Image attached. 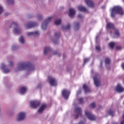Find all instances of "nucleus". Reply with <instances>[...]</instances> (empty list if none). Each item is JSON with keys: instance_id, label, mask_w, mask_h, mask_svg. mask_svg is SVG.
<instances>
[{"instance_id": "obj_1", "label": "nucleus", "mask_w": 124, "mask_h": 124, "mask_svg": "<svg viewBox=\"0 0 124 124\" xmlns=\"http://www.w3.org/2000/svg\"><path fill=\"white\" fill-rule=\"evenodd\" d=\"M20 68V70H19L27 69L28 71H32V70H34V65L30 62H23L21 63Z\"/></svg>"}, {"instance_id": "obj_2", "label": "nucleus", "mask_w": 124, "mask_h": 124, "mask_svg": "<svg viewBox=\"0 0 124 124\" xmlns=\"http://www.w3.org/2000/svg\"><path fill=\"white\" fill-rule=\"evenodd\" d=\"M116 14L124 15V11H123L122 7L120 6H115L113 8L111 13L112 18H115Z\"/></svg>"}, {"instance_id": "obj_3", "label": "nucleus", "mask_w": 124, "mask_h": 124, "mask_svg": "<svg viewBox=\"0 0 124 124\" xmlns=\"http://www.w3.org/2000/svg\"><path fill=\"white\" fill-rule=\"evenodd\" d=\"M107 29H113L114 31V34L117 36H120V31L118 29H115L114 24L111 23H108L107 24Z\"/></svg>"}, {"instance_id": "obj_4", "label": "nucleus", "mask_w": 124, "mask_h": 124, "mask_svg": "<svg viewBox=\"0 0 124 124\" xmlns=\"http://www.w3.org/2000/svg\"><path fill=\"white\" fill-rule=\"evenodd\" d=\"M75 118L77 119L78 117H82V109L80 108H75Z\"/></svg>"}, {"instance_id": "obj_5", "label": "nucleus", "mask_w": 124, "mask_h": 124, "mask_svg": "<svg viewBox=\"0 0 124 124\" xmlns=\"http://www.w3.org/2000/svg\"><path fill=\"white\" fill-rule=\"evenodd\" d=\"M52 17H49L46 19V20L44 22L42 25V28L43 30H45L47 29V25H48V24H49V23H50V22L52 21Z\"/></svg>"}, {"instance_id": "obj_6", "label": "nucleus", "mask_w": 124, "mask_h": 124, "mask_svg": "<svg viewBox=\"0 0 124 124\" xmlns=\"http://www.w3.org/2000/svg\"><path fill=\"white\" fill-rule=\"evenodd\" d=\"M62 96L63 97H64V98H65V99H68L69 94H70V92L67 89H63L62 91Z\"/></svg>"}, {"instance_id": "obj_7", "label": "nucleus", "mask_w": 124, "mask_h": 124, "mask_svg": "<svg viewBox=\"0 0 124 124\" xmlns=\"http://www.w3.org/2000/svg\"><path fill=\"white\" fill-rule=\"evenodd\" d=\"M6 65L4 63H2L0 64V69L2 70L3 73H9L10 72V70L8 68H6Z\"/></svg>"}, {"instance_id": "obj_8", "label": "nucleus", "mask_w": 124, "mask_h": 124, "mask_svg": "<svg viewBox=\"0 0 124 124\" xmlns=\"http://www.w3.org/2000/svg\"><path fill=\"white\" fill-rule=\"evenodd\" d=\"M85 115L88 118L89 120H90L91 121H95V116H94V115H93V114H92V113H91L90 111H89L88 110H86L85 111Z\"/></svg>"}, {"instance_id": "obj_9", "label": "nucleus", "mask_w": 124, "mask_h": 124, "mask_svg": "<svg viewBox=\"0 0 124 124\" xmlns=\"http://www.w3.org/2000/svg\"><path fill=\"white\" fill-rule=\"evenodd\" d=\"M48 80L51 86H56L57 85V80L56 78L49 76L48 77Z\"/></svg>"}, {"instance_id": "obj_10", "label": "nucleus", "mask_w": 124, "mask_h": 124, "mask_svg": "<svg viewBox=\"0 0 124 124\" xmlns=\"http://www.w3.org/2000/svg\"><path fill=\"white\" fill-rule=\"evenodd\" d=\"M26 29H31V28H34V27H37V23L35 22H30L27 24H25Z\"/></svg>"}, {"instance_id": "obj_11", "label": "nucleus", "mask_w": 124, "mask_h": 124, "mask_svg": "<svg viewBox=\"0 0 124 124\" xmlns=\"http://www.w3.org/2000/svg\"><path fill=\"white\" fill-rule=\"evenodd\" d=\"M40 103L37 101H31L30 102V105L33 108H36L38 106H39Z\"/></svg>"}, {"instance_id": "obj_12", "label": "nucleus", "mask_w": 124, "mask_h": 124, "mask_svg": "<svg viewBox=\"0 0 124 124\" xmlns=\"http://www.w3.org/2000/svg\"><path fill=\"white\" fill-rule=\"evenodd\" d=\"M26 118V113L23 112H21L18 114V121H23Z\"/></svg>"}, {"instance_id": "obj_13", "label": "nucleus", "mask_w": 124, "mask_h": 124, "mask_svg": "<svg viewBox=\"0 0 124 124\" xmlns=\"http://www.w3.org/2000/svg\"><path fill=\"white\" fill-rule=\"evenodd\" d=\"M10 28L13 29V33L16 34V23L14 21L12 22Z\"/></svg>"}, {"instance_id": "obj_14", "label": "nucleus", "mask_w": 124, "mask_h": 124, "mask_svg": "<svg viewBox=\"0 0 124 124\" xmlns=\"http://www.w3.org/2000/svg\"><path fill=\"white\" fill-rule=\"evenodd\" d=\"M85 1L89 7H91L92 8L94 7V3L92 0H85Z\"/></svg>"}, {"instance_id": "obj_15", "label": "nucleus", "mask_w": 124, "mask_h": 124, "mask_svg": "<svg viewBox=\"0 0 124 124\" xmlns=\"http://www.w3.org/2000/svg\"><path fill=\"white\" fill-rule=\"evenodd\" d=\"M83 89L84 90L85 93H90L91 92V88L87 84H84L83 86Z\"/></svg>"}, {"instance_id": "obj_16", "label": "nucleus", "mask_w": 124, "mask_h": 124, "mask_svg": "<svg viewBox=\"0 0 124 124\" xmlns=\"http://www.w3.org/2000/svg\"><path fill=\"white\" fill-rule=\"evenodd\" d=\"M28 36H31V35H34L35 36H38V35H39V32L38 31H32V32H29L28 33Z\"/></svg>"}, {"instance_id": "obj_17", "label": "nucleus", "mask_w": 124, "mask_h": 124, "mask_svg": "<svg viewBox=\"0 0 124 124\" xmlns=\"http://www.w3.org/2000/svg\"><path fill=\"white\" fill-rule=\"evenodd\" d=\"M27 92V87L25 86H22L19 89V93L21 94H24V93H26Z\"/></svg>"}, {"instance_id": "obj_18", "label": "nucleus", "mask_w": 124, "mask_h": 124, "mask_svg": "<svg viewBox=\"0 0 124 124\" xmlns=\"http://www.w3.org/2000/svg\"><path fill=\"white\" fill-rule=\"evenodd\" d=\"M75 15V10L74 9L71 8L69 9V16L71 18H73V16Z\"/></svg>"}, {"instance_id": "obj_19", "label": "nucleus", "mask_w": 124, "mask_h": 124, "mask_svg": "<svg viewBox=\"0 0 124 124\" xmlns=\"http://www.w3.org/2000/svg\"><path fill=\"white\" fill-rule=\"evenodd\" d=\"M116 92H118V93H123L124 91V89L122 87L121 85L118 84L116 87Z\"/></svg>"}, {"instance_id": "obj_20", "label": "nucleus", "mask_w": 124, "mask_h": 124, "mask_svg": "<svg viewBox=\"0 0 124 124\" xmlns=\"http://www.w3.org/2000/svg\"><path fill=\"white\" fill-rule=\"evenodd\" d=\"M94 83L95 84V85L96 87H99V85H100V81L97 79V78L94 77Z\"/></svg>"}, {"instance_id": "obj_21", "label": "nucleus", "mask_w": 124, "mask_h": 124, "mask_svg": "<svg viewBox=\"0 0 124 124\" xmlns=\"http://www.w3.org/2000/svg\"><path fill=\"white\" fill-rule=\"evenodd\" d=\"M46 107H47V105L46 104L42 105L41 107L38 110V112L39 113H42V112H43V110H45V109L46 108Z\"/></svg>"}, {"instance_id": "obj_22", "label": "nucleus", "mask_w": 124, "mask_h": 124, "mask_svg": "<svg viewBox=\"0 0 124 124\" xmlns=\"http://www.w3.org/2000/svg\"><path fill=\"white\" fill-rule=\"evenodd\" d=\"M78 10L79 11H82V12H88V10L86 8L83 7V6H79L78 7Z\"/></svg>"}, {"instance_id": "obj_23", "label": "nucleus", "mask_w": 124, "mask_h": 124, "mask_svg": "<svg viewBox=\"0 0 124 124\" xmlns=\"http://www.w3.org/2000/svg\"><path fill=\"white\" fill-rule=\"evenodd\" d=\"M51 51V48L49 47H46L45 48L44 51V55H46V54Z\"/></svg>"}, {"instance_id": "obj_24", "label": "nucleus", "mask_w": 124, "mask_h": 124, "mask_svg": "<svg viewBox=\"0 0 124 124\" xmlns=\"http://www.w3.org/2000/svg\"><path fill=\"white\" fill-rule=\"evenodd\" d=\"M62 29L63 31H64V30H70V24H68L66 26V27L63 26V27H62Z\"/></svg>"}, {"instance_id": "obj_25", "label": "nucleus", "mask_w": 124, "mask_h": 124, "mask_svg": "<svg viewBox=\"0 0 124 124\" xmlns=\"http://www.w3.org/2000/svg\"><path fill=\"white\" fill-rule=\"evenodd\" d=\"M19 42H20V43H22V44H24V43H25V39H24V37L23 36H21L19 37Z\"/></svg>"}, {"instance_id": "obj_26", "label": "nucleus", "mask_w": 124, "mask_h": 124, "mask_svg": "<svg viewBox=\"0 0 124 124\" xmlns=\"http://www.w3.org/2000/svg\"><path fill=\"white\" fill-rule=\"evenodd\" d=\"M75 31H78L79 27L80 26V23L78 22H75Z\"/></svg>"}, {"instance_id": "obj_27", "label": "nucleus", "mask_w": 124, "mask_h": 124, "mask_svg": "<svg viewBox=\"0 0 124 124\" xmlns=\"http://www.w3.org/2000/svg\"><path fill=\"white\" fill-rule=\"evenodd\" d=\"M11 49H12V51L13 52H14V51H15V50H16V44H14L11 45Z\"/></svg>"}, {"instance_id": "obj_28", "label": "nucleus", "mask_w": 124, "mask_h": 124, "mask_svg": "<svg viewBox=\"0 0 124 124\" xmlns=\"http://www.w3.org/2000/svg\"><path fill=\"white\" fill-rule=\"evenodd\" d=\"M61 23H62V20L61 19L56 20L55 22V24L57 26H58V25H61Z\"/></svg>"}, {"instance_id": "obj_29", "label": "nucleus", "mask_w": 124, "mask_h": 124, "mask_svg": "<svg viewBox=\"0 0 124 124\" xmlns=\"http://www.w3.org/2000/svg\"><path fill=\"white\" fill-rule=\"evenodd\" d=\"M108 113L109 114V115H110V116H112V117L114 116V114H115V112L113 111H112L111 109H109L108 111Z\"/></svg>"}, {"instance_id": "obj_30", "label": "nucleus", "mask_w": 124, "mask_h": 124, "mask_svg": "<svg viewBox=\"0 0 124 124\" xmlns=\"http://www.w3.org/2000/svg\"><path fill=\"white\" fill-rule=\"evenodd\" d=\"M110 58H106L105 60V62L106 64H110Z\"/></svg>"}, {"instance_id": "obj_31", "label": "nucleus", "mask_w": 124, "mask_h": 124, "mask_svg": "<svg viewBox=\"0 0 124 124\" xmlns=\"http://www.w3.org/2000/svg\"><path fill=\"white\" fill-rule=\"evenodd\" d=\"M109 47L111 48V49H113L114 47H115V43L114 42H110L109 44Z\"/></svg>"}, {"instance_id": "obj_32", "label": "nucleus", "mask_w": 124, "mask_h": 124, "mask_svg": "<svg viewBox=\"0 0 124 124\" xmlns=\"http://www.w3.org/2000/svg\"><path fill=\"white\" fill-rule=\"evenodd\" d=\"M7 2L9 4H13L14 3V0H7Z\"/></svg>"}, {"instance_id": "obj_33", "label": "nucleus", "mask_w": 124, "mask_h": 124, "mask_svg": "<svg viewBox=\"0 0 124 124\" xmlns=\"http://www.w3.org/2000/svg\"><path fill=\"white\" fill-rule=\"evenodd\" d=\"M8 62V64L6 66H13V62L10 61Z\"/></svg>"}, {"instance_id": "obj_34", "label": "nucleus", "mask_w": 124, "mask_h": 124, "mask_svg": "<svg viewBox=\"0 0 124 124\" xmlns=\"http://www.w3.org/2000/svg\"><path fill=\"white\" fill-rule=\"evenodd\" d=\"M55 37L58 38L60 37V36H61V33H60V32H56L55 34Z\"/></svg>"}, {"instance_id": "obj_35", "label": "nucleus", "mask_w": 124, "mask_h": 124, "mask_svg": "<svg viewBox=\"0 0 124 124\" xmlns=\"http://www.w3.org/2000/svg\"><path fill=\"white\" fill-rule=\"evenodd\" d=\"M90 107L91 108H94L95 107V103H92L91 105H90Z\"/></svg>"}, {"instance_id": "obj_36", "label": "nucleus", "mask_w": 124, "mask_h": 124, "mask_svg": "<svg viewBox=\"0 0 124 124\" xmlns=\"http://www.w3.org/2000/svg\"><path fill=\"white\" fill-rule=\"evenodd\" d=\"M78 101H79L80 104H83V98H79Z\"/></svg>"}, {"instance_id": "obj_37", "label": "nucleus", "mask_w": 124, "mask_h": 124, "mask_svg": "<svg viewBox=\"0 0 124 124\" xmlns=\"http://www.w3.org/2000/svg\"><path fill=\"white\" fill-rule=\"evenodd\" d=\"M16 33L18 34H20L21 33V31L19 29H16Z\"/></svg>"}, {"instance_id": "obj_38", "label": "nucleus", "mask_w": 124, "mask_h": 124, "mask_svg": "<svg viewBox=\"0 0 124 124\" xmlns=\"http://www.w3.org/2000/svg\"><path fill=\"white\" fill-rule=\"evenodd\" d=\"M95 48L96 50H97L98 52H99V51H100V46H96Z\"/></svg>"}, {"instance_id": "obj_39", "label": "nucleus", "mask_w": 124, "mask_h": 124, "mask_svg": "<svg viewBox=\"0 0 124 124\" xmlns=\"http://www.w3.org/2000/svg\"><path fill=\"white\" fill-rule=\"evenodd\" d=\"M37 18H38V20H41V19H42V16H41L40 15H38Z\"/></svg>"}, {"instance_id": "obj_40", "label": "nucleus", "mask_w": 124, "mask_h": 124, "mask_svg": "<svg viewBox=\"0 0 124 124\" xmlns=\"http://www.w3.org/2000/svg\"><path fill=\"white\" fill-rule=\"evenodd\" d=\"M90 61V59L87 58L84 60V63H86V62H88Z\"/></svg>"}, {"instance_id": "obj_41", "label": "nucleus", "mask_w": 124, "mask_h": 124, "mask_svg": "<svg viewBox=\"0 0 124 124\" xmlns=\"http://www.w3.org/2000/svg\"><path fill=\"white\" fill-rule=\"evenodd\" d=\"M2 12H3V9L2 8L1 6H0V14H1Z\"/></svg>"}, {"instance_id": "obj_42", "label": "nucleus", "mask_w": 124, "mask_h": 124, "mask_svg": "<svg viewBox=\"0 0 124 124\" xmlns=\"http://www.w3.org/2000/svg\"><path fill=\"white\" fill-rule=\"evenodd\" d=\"M120 124H124V114L123 115V120L121 121Z\"/></svg>"}, {"instance_id": "obj_43", "label": "nucleus", "mask_w": 124, "mask_h": 124, "mask_svg": "<svg viewBox=\"0 0 124 124\" xmlns=\"http://www.w3.org/2000/svg\"><path fill=\"white\" fill-rule=\"evenodd\" d=\"M121 49H122V46H116L117 50H121Z\"/></svg>"}, {"instance_id": "obj_44", "label": "nucleus", "mask_w": 124, "mask_h": 124, "mask_svg": "<svg viewBox=\"0 0 124 124\" xmlns=\"http://www.w3.org/2000/svg\"><path fill=\"white\" fill-rule=\"evenodd\" d=\"M78 124H85V122L81 121Z\"/></svg>"}, {"instance_id": "obj_45", "label": "nucleus", "mask_w": 124, "mask_h": 124, "mask_svg": "<svg viewBox=\"0 0 124 124\" xmlns=\"http://www.w3.org/2000/svg\"><path fill=\"white\" fill-rule=\"evenodd\" d=\"M82 93V91L81 90H79L78 92L77 93H78V94H80V93Z\"/></svg>"}, {"instance_id": "obj_46", "label": "nucleus", "mask_w": 124, "mask_h": 124, "mask_svg": "<svg viewBox=\"0 0 124 124\" xmlns=\"http://www.w3.org/2000/svg\"><path fill=\"white\" fill-rule=\"evenodd\" d=\"M53 55H58V52L57 51H54L53 52Z\"/></svg>"}, {"instance_id": "obj_47", "label": "nucleus", "mask_w": 124, "mask_h": 124, "mask_svg": "<svg viewBox=\"0 0 124 124\" xmlns=\"http://www.w3.org/2000/svg\"><path fill=\"white\" fill-rule=\"evenodd\" d=\"M121 66H122V68H123V69L124 70V63L122 64Z\"/></svg>"}, {"instance_id": "obj_48", "label": "nucleus", "mask_w": 124, "mask_h": 124, "mask_svg": "<svg viewBox=\"0 0 124 124\" xmlns=\"http://www.w3.org/2000/svg\"><path fill=\"white\" fill-rule=\"evenodd\" d=\"M78 17L79 18L81 19L82 16V15H78Z\"/></svg>"}, {"instance_id": "obj_49", "label": "nucleus", "mask_w": 124, "mask_h": 124, "mask_svg": "<svg viewBox=\"0 0 124 124\" xmlns=\"http://www.w3.org/2000/svg\"><path fill=\"white\" fill-rule=\"evenodd\" d=\"M53 42L55 44H57V42H56V41H54Z\"/></svg>"}, {"instance_id": "obj_50", "label": "nucleus", "mask_w": 124, "mask_h": 124, "mask_svg": "<svg viewBox=\"0 0 124 124\" xmlns=\"http://www.w3.org/2000/svg\"><path fill=\"white\" fill-rule=\"evenodd\" d=\"M112 124H118L117 123H116V122H113V123H112Z\"/></svg>"}, {"instance_id": "obj_51", "label": "nucleus", "mask_w": 124, "mask_h": 124, "mask_svg": "<svg viewBox=\"0 0 124 124\" xmlns=\"http://www.w3.org/2000/svg\"><path fill=\"white\" fill-rule=\"evenodd\" d=\"M101 67H102V62H101V65H100Z\"/></svg>"}, {"instance_id": "obj_52", "label": "nucleus", "mask_w": 124, "mask_h": 124, "mask_svg": "<svg viewBox=\"0 0 124 124\" xmlns=\"http://www.w3.org/2000/svg\"><path fill=\"white\" fill-rule=\"evenodd\" d=\"M1 110H0V113H1Z\"/></svg>"}]
</instances>
